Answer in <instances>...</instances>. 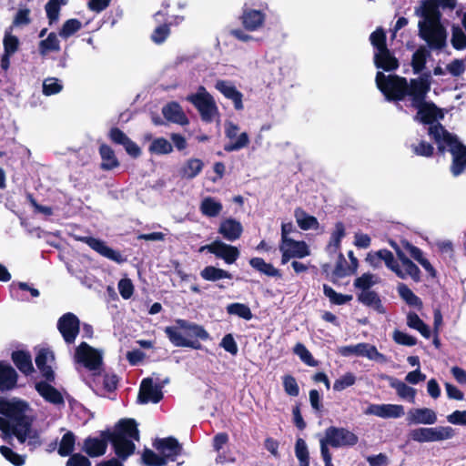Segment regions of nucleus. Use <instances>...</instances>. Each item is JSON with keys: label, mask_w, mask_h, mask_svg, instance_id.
<instances>
[{"label": "nucleus", "mask_w": 466, "mask_h": 466, "mask_svg": "<svg viewBox=\"0 0 466 466\" xmlns=\"http://www.w3.org/2000/svg\"><path fill=\"white\" fill-rule=\"evenodd\" d=\"M28 410L23 400L0 399V431L5 440L15 437L35 449L42 444V440L38 430L32 426L33 420L26 415Z\"/></svg>", "instance_id": "nucleus-1"}, {"label": "nucleus", "mask_w": 466, "mask_h": 466, "mask_svg": "<svg viewBox=\"0 0 466 466\" xmlns=\"http://www.w3.org/2000/svg\"><path fill=\"white\" fill-rule=\"evenodd\" d=\"M429 135L437 144L440 152L443 153L445 150L451 152L452 156L451 172L454 177L460 176L466 168V147L440 124L431 126Z\"/></svg>", "instance_id": "nucleus-2"}, {"label": "nucleus", "mask_w": 466, "mask_h": 466, "mask_svg": "<svg viewBox=\"0 0 466 466\" xmlns=\"http://www.w3.org/2000/svg\"><path fill=\"white\" fill-rule=\"evenodd\" d=\"M415 15L420 17L418 22L419 35L431 49H442L446 46L447 32L441 24V15L431 9L417 7Z\"/></svg>", "instance_id": "nucleus-3"}, {"label": "nucleus", "mask_w": 466, "mask_h": 466, "mask_svg": "<svg viewBox=\"0 0 466 466\" xmlns=\"http://www.w3.org/2000/svg\"><path fill=\"white\" fill-rule=\"evenodd\" d=\"M165 333L175 347L199 349L200 344L196 339L206 340L208 333L200 325L177 319L175 325L166 327Z\"/></svg>", "instance_id": "nucleus-4"}, {"label": "nucleus", "mask_w": 466, "mask_h": 466, "mask_svg": "<svg viewBox=\"0 0 466 466\" xmlns=\"http://www.w3.org/2000/svg\"><path fill=\"white\" fill-rule=\"evenodd\" d=\"M108 440L112 442L116 454L120 459L126 460L134 453L136 448L134 441H139L136 421L132 419L120 420L115 431L109 434Z\"/></svg>", "instance_id": "nucleus-5"}, {"label": "nucleus", "mask_w": 466, "mask_h": 466, "mask_svg": "<svg viewBox=\"0 0 466 466\" xmlns=\"http://www.w3.org/2000/svg\"><path fill=\"white\" fill-rule=\"evenodd\" d=\"M154 447L159 452V455L151 450H145L142 455V461L147 466H164L167 461H175L182 450L178 441L172 437L157 440L154 442Z\"/></svg>", "instance_id": "nucleus-6"}, {"label": "nucleus", "mask_w": 466, "mask_h": 466, "mask_svg": "<svg viewBox=\"0 0 466 466\" xmlns=\"http://www.w3.org/2000/svg\"><path fill=\"white\" fill-rule=\"evenodd\" d=\"M370 43L376 49L374 53V64L376 67L385 71H392L398 68L399 63L386 46V35L381 28H378L370 35Z\"/></svg>", "instance_id": "nucleus-7"}, {"label": "nucleus", "mask_w": 466, "mask_h": 466, "mask_svg": "<svg viewBox=\"0 0 466 466\" xmlns=\"http://www.w3.org/2000/svg\"><path fill=\"white\" fill-rule=\"evenodd\" d=\"M376 85L388 100H401L408 90L405 78L392 75L385 76L381 72L376 75Z\"/></svg>", "instance_id": "nucleus-8"}, {"label": "nucleus", "mask_w": 466, "mask_h": 466, "mask_svg": "<svg viewBox=\"0 0 466 466\" xmlns=\"http://www.w3.org/2000/svg\"><path fill=\"white\" fill-rule=\"evenodd\" d=\"M187 100L196 106L204 121L210 122L218 114L214 98L204 86H199L195 94L187 97Z\"/></svg>", "instance_id": "nucleus-9"}, {"label": "nucleus", "mask_w": 466, "mask_h": 466, "mask_svg": "<svg viewBox=\"0 0 466 466\" xmlns=\"http://www.w3.org/2000/svg\"><path fill=\"white\" fill-rule=\"evenodd\" d=\"M359 441L358 436L345 428L329 427L325 431L324 437L320 440V447L331 446L334 448L353 446Z\"/></svg>", "instance_id": "nucleus-10"}, {"label": "nucleus", "mask_w": 466, "mask_h": 466, "mask_svg": "<svg viewBox=\"0 0 466 466\" xmlns=\"http://www.w3.org/2000/svg\"><path fill=\"white\" fill-rule=\"evenodd\" d=\"M453 435V429L448 426L416 428L409 432L410 438L417 442L442 441L451 439Z\"/></svg>", "instance_id": "nucleus-11"}, {"label": "nucleus", "mask_w": 466, "mask_h": 466, "mask_svg": "<svg viewBox=\"0 0 466 466\" xmlns=\"http://www.w3.org/2000/svg\"><path fill=\"white\" fill-rule=\"evenodd\" d=\"M337 351L343 357H365L370 360H374L380 363H385L387 361V358L379 352L375 346L369 343L342 346L338 348Z\"/></svg>", "instance_id": "nucleus-12"}, {"label": "nucleus", "mask_w": 466, "mask_h": 466, "mask_svg": "<svg viewBox=\"0 0 466 466\" xmlns=\"http://www.w3.org/2000/svg\"><path fill=\"white\" fill-rule=\"evenodd\" d=\"M74 358L76 362L82 363L90 370H97L102 364V352L86 342H82L76 349Z\"/></svg>", "instance_id": "nucleus-13"}, {"label": "nucleus", "mask_w": 466, "mask_h": 466, "mask_svg": "<svg viewBox=\"0 0 466 466\" xmlns=\"http://www.w3.org/2000/svg\"><path fill=\"white\" fill-rule=\"evenodd\" d=\"M279 250L282 253V264H286L292 258H302L310 254L306 242L294 239H286V242L280 243Z\"/></svg>", "instance_id": "nucleus-14"}, {"label": "nucleus", "mask_w": 466, "mask_h": 466, "mask_svg": "<svg viewBox=\"0 0 466 466\" xmlns=\"http://www.w3.org/2000/svg\"><path fill=\"white\" fill-rule=\"evenodd\" d=\"M239 127L231 123L228 122L225 125L226 137L230 142L225 146V150L228 152L239 150L246 147L249 143L248 136L246 132L238 134Z\"/></svg>", "instance_id": "nucleus-15"}, {"label": "nucleus", "mask_w": 466, "mask_h": 466, "mask_svg": "<svg viewBox=\"0 0 466 466\" xmlns=\"http://www.w3.org/2000/svg\"><path fill=\"white\" fill-rule=\"evenodd\" d=\"M57 328L66 343H73L79 332V320L72 313L63 315L57 322Z\"/></svg>", "instance_id": "nucleus-16"}, {"label": "nucleus", "mask_w": 466, "mask_h": 466, "mask_svg": "<svg viewBox=\"0 0 466 466\" xmlns=\"http://www.w3.org/2000/svg\"><path fill=\"white\" fill-rule=\"evenodd\" d=\"M364 414L382 419H397L404 415V408L399 404H370Z\"/></svg>", "instance_id": "nucleus-17"}, {"label": "nucleus", "mask_w": 466, "mask_h": 466, "mask_svg": "<svg viewBox=\"0 0 466 466\" xmlns=\"http://www.w3.org/2000/svg\"><path fill=\"white\" fill-rule=\"evenodd\" d=\"M76 239L87 244L93 250L110 260L116 263L125 260L119 252L109 248L103 240L92 237H77Z\"/></svg>", "instance_id": "nucleus-18"}, {"label": "nucleus", "mask_w": 466, "mask_h": 466, "mask_svg": "<svg viewBox=\"0 0 466 466\" xmlns=\"http://www.w3.org/2000/svg\"><path fill=\"white\" fill-rule=\"evenodd\" d=\"M209 252L217 258L223 259L227 264H233L240 255L237 247L226 244L220 240L210 243Z\"/></svg>", "instance_id": "nucleus-19"}, {"label": "nucleus", "mask_w": 466, "mask_h": 466, "mask_svg": "<svg viewBox=\"0 0 466 466\" xmlns=\"http://www.w3.org/2000/svg\"><path fill=\"white\" fill-rule=\"evenodd\" d=\"M429 90L430 80L427 76L411 80L410 83L408 84L406 95L411 96L413 106H420Z\"/></svg>", "instance_id": "nucleus-20"}, {"label": "nucleus", "mask_w": 466, "mask_h": 466, "mask_svg": "<svg viewBox=\"0 0 466 466\" xmlns=\"http://www.w3.org/2000/svg\"><path fill=\"white\" fill-rule=\"evenodd\" d=\"M406 420L409 425H431L437 422L438 418L436 412L430 408H417L408 411Z\"/></svg>", "instance_id": "nucleus-21"}, {"label": "nucleus", "mask_w": 466, "mask_h": 466, "mask_svg": "<svg viewBox=\"0 0 466 466\" xmlns=\"http://www.w3.org/2000/svg\"><path fill=\"white\" fill-rule=\"evenodd\" d=\"M163 397L161 388L157 385H154L151 379L147 378L142 380L138 401L140 403L158 402Z\"/></svg>", "instance_id": "nucleus-22"}, {"label": "nucleus", "mask_w": 466, "mask_h": 466, "mask_svg": "<svg viewBox=\"0 0 466 466\" xmlns=\"http://www.w3.org/2000/svg\"><path fill=\"white\" fill-rule=\"evenodd\" d=\"M218 232L228 241H235L241 237L243 227L238 220L226 218L220 221Z\"/></svg>", "instance_id": "nucleus-23"}, {"label": "nucleus", "mask_w": 466, "mask_h": 466, "mask_svg": "<svg viewBox=\"0 0 466 466\" xmlns=\"http://www.w3.org/2000/svg\"><path fill=\"white\" fill-rule=\"evenodd\" d=\"M54 362V353L46 349L40 350L35 357V364L37 368L41 370L43 376L48 380H53L55 377L52 370Z\"/></svg>", "instance_id": "nucleus-24"}, {"label": "nucleus", "mask_w": 466, "mask_h": 466, "mask_svg": "<svg viewBox=\"0 0 466 466\" xmlns=\"http://www.w3.org/2000/svg\"><path fill=\"white\" fill-rule=\"evenodd\" d=\"M164 117L172 123L186 126L188 124V118L184 113L180 105L177 102H170L162 108Z\"/></svg>", "instance_id": "nucleus-25"}, {"label": "nucleus", "mask_w": 466, "mask_h": 466, "mask_svg": "<svg viewBox=\"0 0 466 466\" xmlns=\"http://www.w3.org/2000/svg\"><path fill=\"white\" fill-rule=\"evenodd\" d=\"M215 87L221 92L227 98L231 99L234 103L235 108L240 110L243 108L242 94L228 81H217Z\"/></svg>", "instance_id": "nucleus-26"}, {"label": "nucleus", "mask_w": 466, "mask_h": 466, "mask_svg": "<svg viewBox=\"0 0 466 466\" xmlns=\"http://www.w3.org/2000/svg\"><path fill=\"white\" fill-rule=\"evenodd\" d=\"M380 258L382 262H384L385 266L394 272L399 278L405 279L410 278V274H408V269L404 268L401 263L398 262L393 254L387 249H380Z\"/></svg>", "instance_id": "nucleus-27"}, {"label": "nucleus", "mask_w": 466, "mask_h": 466, "mask_svg": "<svg viewBox=\"0 0 466 466\" xmlns=\"http://www.w3.org/2000/svg\"><path fill=\"white\" fill-rule=\"evenodd\" d=\"M107 447L106 438H87L83 444V451L90 457H99L105 454Z\"/></svg>", "instance_id": "nucleus-28"}, {"label": "nucleus", "mask_w": 466, "mask_h": 466, "mask_svg": "<svg viewBox=\"0 0 466 466\" xmlns=\"http://www.w3.org/2000/svg\"><path fill=\"white\" fill-rule=\"evenodd\" d=\"M265 15L258 10L247 9L242 15V23L245 28L254 31L261 27L264 24Z\"/></svg>", "instance_id": "nucleus-29"}, {"label": "nucleus", "mask_w": 466, "mask_h": 466, "mask_svg": "<svg viewBox=\"0 0 466 466\" xmlns=\"http://www.w3.org/2000/svg\"><path fill=\"white\" fill-rule=\"evenodd\" d=\"M204 167L202 160L198 158L187 159L179 169V176L184 179H193L201 171Z\"/></svg>", "instance_id": "nucleus-30"}, {"label": "nucleus", "mask_w": 466, "mask_h": 466, "mask_svg": "<svg viewBox=\"0 0 466 466\" xmlns=\"http://www.w3.org/2000/svg\"><path fill=\"white\" fill-rule=\"evenodd\" d=\"M35 390L46 401L53 404H61L64 402L61 393L46 382L36 383Z\"/></svg>", "instance_id": "nucleus-31"}, {"label": "nucleus", "mask_w": 466, "mask_h": 466, "mask_svg": "<svg viewBox=\"0 0 466 466\" xmlns=\"http://www.w3.org/2000/svg\"><path fill=\"white\" fill-rule=\"evenodd\" d=\"M223 209L222 203L212 197L204 198L199 205L200 212L208 218H216L219 216Z\"/></svg>", "instance_id": "nucleus-32"}, {"label": "nucleus", "mask_w": 466, "mask_h": 466, "mask_svg": "<svg viewBox=\"0 0 466 466\" xmlns=\"http://www.w3.org/2000/svg\"><path fill=\"white\" fill-rule=\"evenodd\" d=\"M402 247L410 253V255L417 260L423 268L431 276L435 277L436 272L430 261L424 258L422 251L417 247L411 245L408 241L401 242Z\"/></svg>", "instance_id": "nucleus-33"}, {"label": "nucleus", "mask_w": 466, "mask_h": 466, "mask_svg": "<svg viewBox=\"0 0 466 466\" xmlns=\"http://www.w3.org/2000/svg\"><path fill=\"white\" fill-rule=\"evenodd\" d=\"M390 246L394 248L398 258L401 265L408 269V274L415 281L420 280V268L404 254L402 249L393 241H390Z\"/></svg>", "instance_id": "nucleus-34"}, {"label": "nucleus", "mask_w": 466, "mask_h": 466, "mask_svg": "<svg viewBox=\"0 0 466 466\" xmlns=\"http://www.w3.org/2000/svg\"><path fill=\"white\" fill-rule=\"evenodd\" d=\"M16 378V372L10 365L0 362V390L12 389Z\"/></svg>", "instance_id": "nucleus-35"}, {"label": "nucleus", "mask_w": 466, "mask_h": 466, "mask_svg": "<svg viewBox=\"0 0 466 466\" xmlns=\"http://www.w3.org/2000/svg\"><path fill=\"white\" fill-rule=\"evenodd\" d=\"M358 299L362 304L373 309L379 313H385V309L378 294L371 290L360 291Z\"/></svg>", "instance_id": "nucleus-36"}, {"label": "nucleus", "mask_w": 466, "mask_h": 466, "mask_svg": "<svg viewBox=\"0 0 466 466\" xmlns=\"http://www.w3.org/2000/svg\"><path fill=\"white\" fill-rule=\"evenodd\" d=\"M101 156V168L104 170H111L119 167V161L116 158L113 149L107 145H101L99 148Z\"/></svg>", "instance_id": "nucleus-37"}, {"label": "nucleus", "mask_w": 466, "mask_h": 466, "mask_svg": "<svg viewBox=\"0 0 466 466\" xmlns=\"http://www.w3.org/2000/svg\"><path fill=\"white\" fill-rule=\"evenodd\" d=\"M419 111L417 118L424 123H431L438 117H442L441 111L434 105L421 102L420 106H416Z\"/></svg>", "instance_id": "nucleus-38"}, {"label": "nucleus", "mask_w": 466, "mask_h": 466, "mask_svg": "<svg viewBox=\"0 0 466 466\" xmlns=\"http://www.w3.org/2000/svg\"><path fill=\"white\" fill-rule=\"evenodd\" d=\"M294 217L298 226L303 230L317 229L319 228L318 219L301 208L295 210Z\"/></svg>", "instance_id": "nucleus-39"}, {"label": "nucleus", "mask_w": 466, "mask_h": 466, "mask_svg": "<svg viewBox=\"0 0 466 466\" xmlns=\"http://www.w3.org/2000/svg\"><path fill=\"white\" fill-rule=\"evenodd\" d=\"M389 381L390 387L396 390L399 397H400L401 399L408 400L411 403L414 402L416 395L415 389L406 385L404 382L394 378H389Z\"/></svg>", "instance_id": "nucleus-40"}, {"label": "nucleus", "mask_w": 466, "mask_h": 466, "mask_svg": "<svg viewBox=\"0 0 466 466\" xmlns=\"http://www.w3.org/2000/svg\"><path fill=\"white\" fill-rule=\"evenodd\" d=\"M148 151L153 155H168L173 152V146L165 137H157L151 140Z\"/></svg>", "instance_id": "nucleus-41"}, {"label": "nucleus", "mask_w": 466, "mask_h": 466, "mask_svg": "<svg viewBox=\"0 0 466 466\" xmlns=\"http://www.w3.org/2000/svg\"><path fill=\"white\" fill-rule=\"evenodd\" d=\"M250 266L262 274L269 277H279V271L272 264L267 263L263 258H253L249 260Z\"/></svg>", "instance_id": "nucleus-42"}, {"label": "nucleus", "mask_w": 466, "mask_h": 466, "mask_svg": "<svg viewBox=\"0 0 466 466\" xmlns=\"http://www.w3.org/2000/svg\"><path fill=\"white\" fill-rule=\"evenodd\" d=\"M200 276L208 281H217L222 279H231L232 276L227 270L213 266H208L200 272Z\"/></svg>", "instance_id": "nucleus-43"}, {"label": "nucleus", "mask_w": 466, "mask_h": 466, "mask_svg": "<svg viewBox=\"0 0 466 466\" xmlns=\"http://www.w3.org/2000/svg\"><path fill=\"white\" fill-rule=\"evenodd\" d=\"M12 359L16 367L24 373H29L33 370L31 357L23 351L14 352Z\"/></svg>", "instance_id": "nucleus-44"}, {"label": "nucleus", "mask_w": 466, "mask_h": 466, "mask_svg": "<svg viewBox=\"0 0 466 466\" xmlns=\"http://www.w3.org/2000/svg\"><path fill=\"white\" fill-rule=\"evenodd\" d=\"M380 282V278L371 273H364L354 280V287L360 291L370 290L371 287Z\"/></svg>", "instance_id": "nucleus-45"}, {"label": "nucleus", "mask_w": 466, "mask_h": 466, "mask_svg": "<svg viewBox=\"0 0 466 466\" xmlns=\"http://www.w3.org/2000/svg\"><path fill=\"white\" fill-rule=\"evenodd\" d=\"M407 325L410 328L418 330L424 338H430L431 331L429 327L420 319L416 313L408 314Z\"/></svg>", "instance_id": "nucleus-46"}, {"label": "nucleus", "mask_w": 466, "mask_h": 466, "mask_svg": "<svg viewBox=\"0 0 466 466\" xmlns=\"http://www.w3.org/2000/svg\"><path fill=\"white\" fill-rule=\"evenodd\" d=\"M60 45L57 35L55 33H51L48 36L39 43V52L42 56H46L47 53L52 51H59Z\"/></svg>", "instance_id": "nucleus-47"}, {"label": "nucleus", "mask_w": 466, "mask_h": 466, "mask_svg": "<svg viewBox=\"0 0 466 466\" xmlns=\"http://www.w3.org/2000/svg\"><path fill=\"white\" fill-rule=\"evenodd\" d=\"M3 46L4 54L12 56L18 50L19 40L15 35H12V27L5 30Z\"/></svg>", "instance_id": "nucleus-48"}, {"label": "nucleus", "mask_w": 466, "mask_h": 466, "mask_svg": "<svg viewBox=\"0 0 466 466\" xmlns=\"http://www.w3.org/2000/svg\"><path fill=\"white\" fill-rule=\"evenodd\" d=\"M399 295L404 299L409 305L413 307H421L422 303L420 299L413 293V291L408 288L407 285L400 283L398 288Z\"/></svg>", "instance_id": "nucleus-49"}, {"label": "nucleus", "mask_w": 466, "mask_h": 466, "mask_svg": "<svg viewBox=\"0 0 466 466\" xmlns=\"http://www.w3.org/2000/svg\"><path fill=\"white\" fill-rule=\"evenodd\" d=\"M76 442V437L73 432L68 431L66 432L61 439V441L59 443L58 447V453L59 455L65 457L71 454V452L74 451Z\"/></svg>", "instance_id": "nucleus-50"}, {"label": "nucleus", "mask_w": 466, "mask_h": 466, "mask_svg": "<svg viewBox=\"0 0 466 466\" xmlns=\"http://www.w3.org/2000/svg\"><path fill=\"white\" fill-rule=\"evenodd\" d=\"M295 454L299 461V466H309V454L305 441L299 438L295 445Z\"/></svg>", "instance_id": "nucleus-51"}, {"label": "nucleus", "mask_w": 466, "mask_h": 466, "mask_svg": "<svg viewBox=\"0 0 466 466\" xmlns=\"http://www.w3.org/2000/svg\"><path fill=\"white\" fill-rule=\"evenodd\" d=\"M454 5L455 0H423L419 7H425V10L431 9L437 15H441L439 6L453 8Z\"/></svg>", "instance_id": "nucleus-52"}, {"label": "nucleus", "mask_w": 466, "mask_h": 466, "mask_svg": "<svg viewBox=\"0 0 466 466\" xmlns=\"http://www.w3.org/2000/svg\"><path fill=\"white\" fill-rule=\"evenodd\" d=\"M323 291L325 296L329 298L330 302L336 305H343L347 302H350L352 299L351 295H344L341 293H338L332 288L327 285H324Z\"/></svg>", "instance_id": "nucleus-53"}, {"label": "nucleus", "mask_w": 466, "mask_h": 466, "mask_svg": "<svg viewBox=\"0 0 466 466\" xmlns=\"http://www.w3.org/2000/svg\"><path fill=\"white\" fill-rule=\"evenodd\" d=\"M66 0H49L46 5V11L49 23L53 24L58 21L60 6L65 5Z\"/></svg>", "instance_id": "nucleus-54"}, {"label": "nucleus", "mask_w": 466, "mask_h": 466, "mask_svg": "<svg viewBox=\"0 0 466 466\" xmlns=\"http://www.w3.org/2000/svg\"><path fill=\"white\" fill-rule=\"evenodd\" d=\"M227 311L228 314L237 315L239 318H242L246 320H249L252 319V313L250 309L242 303H232L227 307Z\"/></svg>", "instance_id": "nucleus-55"}, {"label": "nucleus", "mask_w": 466, "mask_h": 466, "mask_svg": "<svg viewBox=\"0 0 466 466\" xmlns=\"http://www.w3.org/2000/svg\"><path fill=\"white\" fill-rule=\"evenodd\" d=\"M356 376L352 372H346L335 380L333 390L336 391H342L345 389L353 386L356 383Z\"/></svg>", "instance_id": "nucleus-56"}, {"label": "nucleus", "mask_w": 466, "mask_h": 466, "mask_svg": "<svg viewBox=\"0 0 466 466\" xmlns=\"http://www.w3.org/2000/svg\"><path fill=\"white\" fill-rule=\"evenodd\" d=\"M294 353L307 365L315 367L318 362L313 359L311 353L302 343H297L293 350Z\"/></svg>", "instance_id": "nucleus-57"}, {"label": "nucleus", "mask_w": 466, "mask_h": 466, "mask_svg": "<svg viewBox=\"0 0 466 466\" xmlns=\"http://www.w3.org/2000/svg\"><path fill=\"white\" fill-rule=\"evenodd\" d=\"M81 22L77 19H69L66 21L59 32L63 38H68L81 28Z\"/></svg>", "instance_id": "nucleus-58"}, {"label": "nucleus", "mask_w": 466, "mask_h": 466, "mask_svg": "<svg viewBox=\"0 0 466 466\" xmlns=\"http://www.w3.org/2000/svg\"><path fill=\"white\" fill-rule=\"evenodd\" d=\"M429 52L423 46L420 47L412 56V67L415 72H420L425 66L427 56Z\"/></svg>", "instance_id": "nucleus-59"}, {"label": "nucleus", "mask_w": 466, "mask_h": 466, "mask_svg": "<svg viewBox=\"0 0 466 466\" xmlns=\"http://www.w3.org/2000/svg\"><path fill=\"white\" fill-rule=\"evenodd\" d=\"M451 44L455 49H465L466 48V35L459 26L452 27Z\"/></svg>", "instance_id": "nucleus-60"}, {"label": "nucleus", "mask_w": 466, "mask_h": 466, "mask_svg": "<svg viewBox=\"0 0 466 466\" xmlns=\"http://www.w3.org/2000/svg\"><path fill=\"white\" fill-rule=\"evenodd\" d=\"M0 452L8 461H10L15 466H22L25 463L24 456L13 451L8 447L1 446Z\"/></svg>", "instance_id": "nucleus-61"}, {"label": "nucleus", "mask_w": 466, "mask_h": 466, "mask_svg": "<svg viewBox=\"0 0 466 466\" xmlns=\"http://www.w3.org/2000/svg\"><path fill=\"white\" fill-rule=\"evenodd\" d=\"M62 90V85L58 79L50 77L44 81L43 92L46 96H51L59 93Z\"/></svg>", "instance_id": "nucleus-62"}, {"label": "nucleus", "mask_w": 466, "mask_h": 466, "mask_svg": "<svg viewBox=\"0 0 466 466\" xmlns=\"http://www.w3.org/2000/svg\"><path fill=\"white\" fill-rule=\"evenodd\" d=\"M283 387L285 392L289 396H298L299 393V385L294 377L290 375H285L283 377Z\"/></svg>", "instance_id": "nucleus-63"}, {"label": "nucleus", "mask_w": 466, "mask_h": 466, "mask_svg": "<svg viewBox=\"0 0 466 466\" xmlns=\"http://www.w3.org/2000/svg\"><path fill=\"white\" fill-rule=\"evenodd\" d=\"M30 10L27 8L19 9L14 17L12 28L26 25L30 23Z\"/></svg>", "instance_id": "nucleus-64"}]
</instances>
